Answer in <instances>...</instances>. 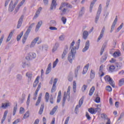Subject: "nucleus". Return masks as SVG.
I'll use <instances>...</instances> for the list:
<instances>
[{
  "label": "nucleus",
  "instance_id": "obj_1",
  "mask_svg": "<svg viewBox=\"0 0 124 124\" xmlns=\"http://www.w3.org/2000/svg\"><path fill=\"white\" fill-rule=\"evenodd\" d=\"M35 25V23H33L29 26L22 38V43L23 44H25V42H26L27 39L28 38V36H29V34H30V32L31 31V29L34 27Z\"/></svg>",
  "mask_w": 124,
  "mask_h": 124
},
{
  "label": "nucleus",
  "instance_id": "obj_2",
  "mask_svg": "<svg viewBox=\"0 0 124 124\" xmlns=\"http://www.w3.org/2000/svg\"><path fill=\"white\" fill-rule=\"evenodd\" d=\"M77 49V47L74 46L73 47L71 50V53L68 54V61H69L70 63H72V62L73 60L75 59V55H76V50Z\"/></svg>",
  "mask_w": 124,
  "mask_h": 124
},
{
  "label": "nucleus",
  "instance_id": "obj_3",
  "mask_svg": "<svg viewBox=\"0 0 124 124\" xmlns=\"http://www.w3.org/2000/svg\"><path fill=\"white\" fill-rule=\"evenodd\" d=\"M70 86H68V89L67 91V93L64 92V95L63 97L62 102V107H64V104H65V100H66V97H67V95L70 97Z\"/></svg>",
  "mask_w": 124,
  "mask_h": 124
},
{
  "label": "nucleus",
  "instance_id": "obj_4",
  "mask_svg": "<svg viewBox=\"0 0 124 124\" xmlns=\"http://www.w3.org/2000/svg\"><path fill=\"white\" fill-rule=\"evenodd\" d=\"M84 96H82L78 102V105H77L75 109V113L76 114H78V112H79V108L82 106L84 102Z\"/></svg>",
  "mask_w": 124,
  "mask_h": 124
},
{
  "label": "nucleus",
  "instance_id": "obj_5",
  "mask_svg": "<svg viewBox=\"0 0 124 124\" xmlns=\"http://www.w3.org/2000/svg\"><path fill=\"white\" fill-rule=\"evenodd\" d=\"M104 79L105 81H107V82H109L110 85L112 86V88H115V83H114V81L112 79V78L110 77L109 76H106L105 77Z\"/></svg>",
  "mask_w": 124,
  "mask_h": 124
},
{
  "label": "nucleus",
  "instance_id": "obj_6",
  "mask_svg": "<svg viewBox=\"0 0 124 124\" xmlns=\"http://www.w3.org/2000/svg\"><path fill=\"white\" fill-rule=\"evenodd\" d=\"M101 4L99 5V8L98 9V11L97 12L96 16L95 18V24H97V21L99 19V16H100V14L101 13Z\"/></svg>",
  "mask_w": 124,
  "mask_h": 124
},
{
  "label": "nucleus",
  "instance_id": "obj_7",
  "mask_svg": "<svg viewBox=\"0 0 124 124\" xmlns=\"http://www.w3.org/2000/svg\"><path fill=\"white\" fill-rule=\"evenodd\" d=\"M36 58V54L35 53L32 52L28 54V56L26 57L27 61H31Z\"/></svg>",
  "mask_w": 124,
  "mask_h": 124
},
{
  "label": "nucleus",
  "instance_id": "obj_8",
  "mask_svg": "<svg viewBox=\"0 0 124 124\" xmlns=\"http://www.w3.org/2000/svg\"><path fill=\"white\" fill-rule=\"evenodd\" d=\"M23 19H24V15H22L18 21L16 29H20L21 27H22Z\"/></svg>",
  "mask_w": 124,
  "mask_h": 124
},
{
  "label": "nucleus",
  "instance_id": "obj_9",
  "mask_svg": "<svg viewBox=\"0 0 124 124\" xmlns=\"http://www.w3.org/2000/svg\"><path fill=\"white\" fill-rule=\"evenodd\" d=\"M65 6H66V7H69V8H72L73 7L72 5H71L70 4H69L67 2L62 3L59 8V10H62V7H65Z\"/></svg>",
  "mask_w": 124,
  "mask_h": 124
},
{
  "label": "nucleus",
  "instance_id": "obj_10",
  "mask_svg": "<svg viewBox=\"0 0 124 124\" xmlns=\"http://www.w3.org/2000/svg\"><path fill=\"white\" fill-rule=\"evenodd\" d=\"M68 52V46L66 45L65 46V48L64 49V50L63 51V53L62 55V59H63L65 56L67 54V53Z\"/></svg>",
  "mask_w": 124,
  "mask_h": 124
},
{
  "label": "nucleus",
  "instance_id": "obj_11",
  "mask_svg": "<svg viewBox=\"0 0 124 124\" xmlns=\"http://www.w3.org/2000/svg\"><path fill=\"white\" fill-rule=\"evenodd\" d=\"M58 82V78H55L53 82V84L51 88V93H53L56 92V85H57V82Z\"/></svg>",
  "mask_w": 124,
  "mask_h": 124
},
{
  "label": "nucleus",
  "instance_id": "obj_12",
  "mask_svg": "<svg viewBox=\"0 0 124 124\" xmlns=\"http://www.w3.org/2000/svg\"><path fill=\"white\" fill-rule=\"evenodd\" d=\"M89 48H90V41L87 40L85 43V46L84 48L82 49V52L83 53H85L86 51H87V50H89Z\"/></svg>",
  "mask_w": 124,
  "mask_h": 124
},
{
  "label": "nucleus",
  "instance_id": "obj_13",
  "mask_svg": "<svg viewBox=\"0 0 124 124\" xmlns=\"http://www.w3.org/2000/svg\"><path fill=\"white\" fill-rule=\"evenodd\" d=\"M104 32H105V27H103L101 31L100 34L97 39L98 42L99 41V40H100L102 37H103V35H104Z\"/></svg>",
  "mask_w": 124,
  "mask_h": 124
},
{
  "label": "nucleus",
  "instance_id": "obj_14",
  "mask_svg": "<svg viewBox=\"0 0 124 124\" xmlns=\"http://www.w3.org/2000/svg\"><path fill=\"white\" fill-rule=\"evenodd\" d=\"M118 16H116V18L115 20H114L112 25L111 27V30L110 32H113V31H114V29H115V26H116V24H117V22H118Z\"/></svg>",
  "mask_w": 124,
  "mask_h": 124
},
{
  "label": "nucleus",
  "instance_id": "obj_15",
  "mask_svg": "<svg viewBox=\"0 0 124 124\" xmlns=\"http://www.w3.org/2000/svg\"><path fill=\"white\" fill-rule=\"evenodd\" d=\"M41 10H42V8L41 7H39L38 10L35 13V14L33 17V19H36L39 16V15L40 14V12H41Z\"/></svg>",
  "mask_w": 124,
  "mask_h": 124
},
{
  "label": "nucleus",
  "instance_id": "obj_16",
  "mask_svg": "<svg viewBox=\"0 0 124 124\" xmlns=\"http://www.w3.org/2000/svg\"><path fill=\"white\" fill-rule=\"evenodd\" d=\"M15 6L13 5V0H11V2L9 6V9L8 10L10 12H12L13 10H14V8H15Z\"/></svg>",
  "mask_w": 124,
  "mask_h": 124
},
{
  "label": "nucleus",
  "instance_id": "obj_17",
  "mask_svg": "<svg viewBox=\"0 0 124 124\" xmlns=\"http://www.w3.org/2000/svg\"><path fill=\"white\" fill-rule=\"evenodd\" d=\"M38 39H39V37H38L34 39L30 45L31 48H32V47H34V46H35V44L36 42H37V41H38Z\"/></svg>",
  "mask_w": 124,
  "mask_h": 124
},
{
  "label": "nucleus",
  "instance_id": "obj_18",
  "mask_svg": "<svg viewBox=\"0 0 124 124\" xmlns=\"http://www.w3.org/2000/svg\"><path fill=\"white\" fill-rule=\"evenodd\" d=\"M56 6H57V2L55 0H52L51 4L50 5V10H53V9H56Z\"/></svg>",
  "mask_w": 124,
  "mask_h": 124
},
{
  "label": "nucleus",
  "instance_id": "obj_19",
  "mask_svg": "<svg viewBox=\"0 0 124 124\" xmlns=\"http://www.w3.org/2000/svg\"><path fill=\"white\" fill-rule=\"evenodd\" d=\"M88 36H89V32L87 31H84L82 33V38L86 40L88 38Z\"/></svg>",
  "mask_w": 124,
  "mask_h": 124
},
{
  "label": "nucleus",
  "instance_id": "obj_20",
  "mask_svg": "<svg viewBox=\"0 0 124 124\" xmlns=\"http://www.w3.org/2000/svg\"><path fill=\"white\" fill-rule=\"evenodd\" d=\"M41 26H42V20H41L38 22L36 26L35 31H38Z\"/></svg>",
  "mask_w": 124,
  "mask_h": 124
},
{
  "label": "nucleus",
  "instance_id": "obj_21",
  "mask_svg": "<svg viewBox=\"0 0 124 124\" xmlns=\"http://www.w3.org/2000/svg\"><path fill=\"white\" fill-rule=\"evenodd\" d=\"M52 69V64L50 63L47 66L46 70V74H49L51 72Z\"/></svg>",
  "mask_w": 124,
  "mask_h": 124
},
{
  "label": "nucleus",
  "instance_id": "obj_22",
  "mask_svg": "<svg viewBox=\"0 0 124 124\" xmlns=\"http://www.w3.org/2000/svg\"><path fill=\"white\" fill-rule=\"evenodd\" d=\"M39 76H38L35 79V81L33 82V88H36V86L38 84V83H39Z\"/></svg>",
  "mask_w": 124,
  "mask_h": 124
},
{
  "label": "nucleus",
  "instance_id": "obj_23",
  "mask_svg": "<svg viewBox=\"0 0 124 124\" xmlns=\"http://www.w3.org/2000/svg\"><path fill=\"white\" fill-rule=\"evenodd\" d=\"M61 100H62V91H60L58 93V95L57 99V103H60V102H61Z\"/></svg>",
  "mask_w": 124,
  "mask_h": 124
},
{
  "label": "nucleus",
  "instance_id": "obj_24",
  "mask_svg": "<svg viewBox=\"0 0 124 124\" xmlns=\"http://www.w3.org/2000/svg\"><path fill=\"white\" fill-rule=\"evenodd\" d=\"M41 88V82H40L38 84L37 89L35 92V93H34L35 96L37 97V93H38V92H39V90H40Z\"/></svg>",
  "mask_w": 124,
  "mask_h": 124
},
{
  "label": "nucleus",
  "instance_id": "obj_25",
  "mask_svg": "<svg viewBox=\"0 0 124 124\" xmlns=\"http://www.w3.org/2000/svg\"><path fill=\"white\" fill-rule=\"evenodd\" d=\"M84 13H85V7H82L79 12L78 16L82 17L84 15Z\"/></svg>",
  "mask_w": 124,
  "mask_h": 124
},
{
  "label": "nucleus",
  "instance_id": "obj_26",
  "mask_svg": "<svg viewBox=\"0 0 124 124\" xmlns=\"http://www.w3.org/2000/svg\"><path fill=\"white\" fill-rule=\"evenodd\" d=\"M14 33V31H12L11 32H10V33H9L7 38V40H6L7 42L10 41V39H11V38H12V35H13Z\"/></svg>",
  "mask_w": 124,
  "mask_h": 124
},
{
  "label": "nucleus",
  "instance_id": "obj_27",
  "mask_svg": "<svg viewBox=\"0 0 124 124\" xmlns=\"http://www.w3.org/2000/svg\"><path fill=\"white\" fill-rule=\"evenodd\" d=\"M95 90V88L94 87V86H93L91 88L89 92V95H90V96H92L93 95Z\"/></svg>",
  "mask_w": 124,
  "mask_h": 124
},
{
  "label": "nucleus",
  "instance_id": "obj_28",
  "mask_svg": "<svg viewBox=\"0 0 124 124\" xmlns=\"http://www.w3.org/2000/svg\"><path fill=\"white\" fill-rule=\"evenodd\" d=\"M88 69H89V64H87L83 68L82 74H86V73H87V72L88 71Z\"/></svg>",
  "mask_w": 124,
  "mask_h": 124
},
{
  "label": "nucleus",
  "instance_id": "obj_29",
  "mask_svg": "<svg viewBox=\"0 0 124 124\" xmlns=\"http://www.w3.org/2000/svg\"><path fill=\"white\" fill-rule=\"evenodd\" d=\"M8 112L7 111H5L3 115V117L1 120V124H3L4 121H5V119H6V116H7V113Z\"/></svg>",
  "mask_w": 124,
  "mask_h": 124
},
{
  "label": "nucleus",
  "instance_id": "obj_30",
  "mask_svg": "<svg viewBox=\"0 0 124 124\" xmlns=\"http://www.w3.org/2000/svg\"><path fill=\"white\" fill-rule=\"evenodd\" d=\"M43 110H44V104H43L41 105L40 110L39 111V115H42L43 113Z\"/></svg>",
  "mask_w": 124,
  "mask_h": 124
},
{
  "label": "nucleus",
  "instance_id": "obj_31",
  "mask_svg": "<svg viewBox=\"0 0 124 124\" xmlns=\"http://www.w3.org/2000/svg\"><path fill=\"white\" fill-rule=\"evenodd\" d=\"M97 0H93V2H92L90 4V12H92L93 10V5H94V3L96 2Z\"/></svg>",
  "mask_w": 124,
  "mask_h": 124
},
{
  "label": "nucleus",
  "instance_id": "obj_32",
  "mask_svg": "<svg viewBox=\"0 0 124 124\" xmlns=\"http://www.w3.org/2000/svg\"><path fill=\"white\" fill-rule=\"evenodd\" d=\"M95 76V72L94 71L91 70L90 73V78L91 79H93Z\"/></svg>",
  "mask_w": 124,
  "mask_h": 124
},
{
  "label": "nucleus",
  "instance_id": "obj_33",
  "mask_svg": "<svg viewBox=\"0 0 124 124\" xmlns=\"http://www.w3.org/2000/svg\"><path fill=\"white\" fill-rule=\"evenodd\" d=\"M58 110V106H56L52 109V110L50 112V115H53L56 113V111Z\"/></svg>",
  "mask_w": 124,
  "mask_h": 124
},
{
  "label": "nucleus",
  "instance_id": "obj_34",
  "mask_svg": "<svg viewBox=\"0 0 124 124\" xmlns=\"http://www.w3.org/2000/svg\"><path fill=\"white\" fill-rule=\"evenodd\" d=\"M107 57H108V55H107V54H105L103 56H102L101 59V62H105V61L107 60Z\"/></svg>",
  "mask_w": 124,
  "mask_h": 124
},
{
  "label": "nucleus",
  "instance_id": "obj_35",
  "mask_svg": "<svg viewBox=\"0 0 124 124\" xmlns=\"http://www.w3.org/2000/svg\"><path fill=\"white\" fill-rule=\"evenodd\" d=\"M50 98V95L49 94V93L48 92H46V95H45V99L46 102H48L49 101V99Z\"/></svg>",
  "mask_w": 124,
  "mask_h": 124
},
{
  "label": "nucleus",
  "instance_id": "obj_36",
  "mask_svg": "<svg viewBox=\"0 0 124 124\" xmlns=\"http://www.w3.org/2000/svg\"><path fill=\"white\" fill-rule=\"evenodd\" d=\"M114 58H117V57H120L121 56V53L118 51H115L113 54Z\"/></svg>",
  "mask_w": 124,
  "mask_h": 124
},
{
  "label": "nucleus",
  "instance_id": "obj_37",
  "mask_svg": "<svg viewBox=\"0 0 124 124\" xmlns=\"http://www.w3.org/2000/svg\"><path fill=\"white\" fill-rule=\"evenodd\" d=\"M23 33H24V32L22 31L17 36V37H16L17 41H20V39H21V37L23 36Z\"/></svg>",
  "mask_w": 124,
  "mask_h": 124
},
{
  "label": "nucleus",
  "instance_id": "obj_38",
  "mask_svg": "<svg viewBox=\"0 0 124 124\" xmlns=\"http://www.w3.org/2000/svg\"><path fill=\"white\" fill-rule=\"evenodd\" d=\"M50 26H52L53 27H55V26L57 25V22H56V20H51L50 22Z\"/></svg>",
  "mask_w": 124,
  "mask_h": 124
},
{
  "label": "nucleus",
  "instance_id": "obj_39",
  "mask_svg": "<svg viewBox=\"0 0 124 124\" xmlns=\"http://www.w3.org/2000/svg\"><path fill=\"white\" fill-rule=\"evenodd\" d=\"M106 47V45H103V46L101 48V51H100V55L102 56V54H103V52H104V49Z\"/></svg>",
  "mask_w": 124,
  "mask_h": 124
},
{
  "label": "nucleus",
  "instance_id": "obj_40",
  "mask_svg": "<svg viewBox=\"0 0 124 124\" xmlns=\"http://www.w3.org/2000/svg\"><path fill=\"white\" fill-rule=\"evenodd\" d=\"M88 111L89 112L91 113V114H95V112L94 111V108H91L88 109Z\"/></svg>",
  "mask_w": 124,
  "mask_h": 124
},
{
  "label": "nucleus",
  "instance_id": "obj_41",
  "mask_svg": "<svg viewBox=\"0 0 124 124\" xmlns=\"http://www.w3.org/2000/svg\"><path fill=\"white\" fill-rule=\"evenodd\" d=\"M58 62H59V59L57 58L56 59V61L53 62V68H55V67L57 66V64H58Z\"/></svg>",
  "mask_w": 124,
  "mask_h": 124
},
{
  "label": "nucleus",
  "instance_id": "obj_42",
  "mask_svg": "<svg viewBox=\"0 0 124 124\" xmlns=\"http://www.w3.org/2000/svg\"><path fill=\"white\" fill-rule=\"evenodd\" d=\"M16 111H17V103L16 104V106L14 107V110L13 112V116H15Z\"/></svg>",
  "mask_w": 124,
  "mask_h": 124
},
{
  "label": "nucleus",
  "instance_id": "obj_43",
  "mask_svg": "<svg viewBox=\"0 0 124 124\" xmlns=\"http://www.w3.org/2000/svg\"><path fill=\"white\" fill-rule=\"evenodd\" d=\"M124 84V78H122L119 80V86H120V87H121V86H123Z\"/></svg>",
  "mask_w": 124,
  "mask_h": 124
},
{
  "label": "nucleus",
  "instance_id": "obj_44",
  "mask_svg": "<svg viewBox=\"0 0 124 124\" xmlns=\"http://www.w3.org/2000/svg\"><path fill=\"white\" fill-rule=\"evenodd\" d=\"M30 117V112L27 111L24 115V119H27V118H29Z\"/></svg>",
  "mask_w": 124,
  "mask_h": 124
},
{
  "label": "nucleus",
  "instance_id": "obj_45",
  "mask_svg": "<svg viewBox=\"0 0 124 124\" xmlns=\"http://www.w3.org/2000/svg\"><path fill=\"white\" fill-rule=\"evenodd\" d=\"M65 37V36H64V35H61L59 36V40L60 41H63V40H64Z\"/></svg>",
  "mask_w": 124,
  "mask_h": 124
},
{
  "label": "nucleus",
  "instance_id": "obj_46",
  "mask_svg": "<svg viewBox=\"0 0 124 124\" xmlns=\"http://www.w3.org/2000/svg\"><path fill=\"white\" fill-rule=\"evenodd\" d=\"M109 70L111 72H113L115 70V66L110 65L109 67Z\"/></svg>",
  "mask_w": 124,
  "mask_h": 124
},
{
  "label": "nucleus",
  "instance_id": "obj_47",
  "mask_svg": "<svg viewBox=\"0 0 124 124\" xmlns=\"http://www.w3.org/2000/svg\"><path fill=\"white\" fill-rule=\"evenodd\" d=\"M94 111H95V114L96 113H99L101 112V109L99 108H94Z\"/></svg>",
  "mask_w": 124,
  "mask_h": 124
},
{
  "label": "nucleus",
  "instance_id": "obj_48",
  "mask_svg": "<svg viewBox=\"0 0 124 124\" xmlns=\"http://www.w3.org/2000/svg\"><path fill=\"white\" fill-rule=\"evenodd\" d=\"M61 20L63 23V24H65V23H66V18L64 16H62L61 18Z\"/></svg>",
  "mask_w": 124,
  "mask_h": 124
},
{
  "label": "nucleus",
  "instance_id": "obj_49",
  "mask_svg": "<svg viewBox=\"0 0 124 124\" xmlns=\"http://www.w3.org/2000/svg\"><path fill=\"white\" fill-rule=\"evenodd\" d=\"M7 106H9V104L8 103H2V106H1V108H6V107H7Z\"/></svg>",
  "mask_w": 124,
  "mask_h": 124
},
{
  "label": "nucleus",
  "instance_id": "obj_50",
  "mask_svg": "<svg viewBox=\"0 0 124 124\" xmlns=\"http://www.w3.org/2000/svg\"><path fill=\"white\" fill-rule=\"evenodd\" d=\"M26 76L31 80V77H32V74L30 73H26Z\"/></svg>",
  "mask_w": 124,
  "mask_h": 124
},
{
  "label": "nucleus",
  "instance_id": "obj_51",
  "mask_svg": "<svg viewBox=\"0 0 124 124\" xmlns=\"http://www.w3.org/2000/svg\"><path fill=\"white\" fill-rule=\"evenodd\" d=\"M22 78H23V77H22V75H17L16 76V78L17 79V80L18 81H21V80H22Z\"/></svg>",
  "mask_w": 124,
  "mask_h": 124
},
{
  "label": "nucleus",
  "instance_id": "obj_52",
  "mask_svg": "<svg viewBox=\"0 0 124 124\" xmlns=\"http://www.w3.org/2000/svg\"><path fill=\"white\" fill-rule=\"evenodd\" d=\"M20 7H21V5L18 4L17 5V6L15 9V13H17V12H18V11L19 10V9H20Z\"/></svg>",
  "mask_w": 124,
  "mask_h": 124
},
{
  "label": "nucleus",
  "instance_id": "obj_53",
  "mask_svg": "<svg viewBox=\"0 0 124 124\" xmlns=\"http://www.w3.org/2000/svg\"><path fill=\"white\" fill-rule=\"evenodd\" d=\"M86 117L87 120H88V121L91 120V119H92V118L90 116V114H89V113H88V112L86 113Z\"/></svg>",
  "mask_w": 124,
  "mask_h": 124
},
{
  "label": "nucleus",
  "instance_id": "obj_54",
  "mask_svg": "<svg viewBox=\"0 0 124 124\" xmlns=\"http://www.w3.org/2000/svg\"><path fill=\"white\" fill-rule=\"evenodd\" d=\"M87 88H88V85H83V86H82L81 90L82 92H85V91H86V89H87Z\"/></svg>",
  "mask_w": 124,
  "mask_h": 124
},
{
  "label": "nucleus",
  "instance_id": "obj_55",
  "mask_svg": "<svg viewBox=\"0 0 124 124\" xmlns=\"http://www.w3.org/2000/svg\"><path fill=\"white\" fill-rule=\"evenodd\" d=\"M68 80L70 82H72V80H73V77H72V76L71 75H70L68 77Z\"/></svg>",
  "mask_w": 124,
  "mask_h": 124
},
{
  "label": "nucleus",
  "instance_id": "obj_56",
  "mask_svg": "<svg viewBox=\"0 0 124 124\" xmlns=\"http://www.w3.org/2000/svg\"><path fill=\"white\" fill-rule=\"evenodd\" d=\"M20 119L18 118L13 123V124H17L18 123H20Z\"/></svg>",
  "mask_w": 124,
  "mask_h": 124
},
{
  "label": "nucleus",
  "instance_id": "obj_57",
  "mask_svg": "<svg viewBox=\"0 0 124 124\" xmlns=\"http://www.w3.org/2000/svg\"><path fill=\"white\" fill-rule=\"evenodd\" d=\"M106 90L108 92H112V87H111V86H108L106 87Z\"/></svg>",
  "mask_w": 124,
  "mask_h": 124
},
{
  "label": "nucleus",
  "instance_id": "obj_58",
  "mask_svg": "<svg viewBox=\"0 0 124 124\" xmlns=\"http://www.w3.org/2000/svg\"><path fill=\"white\" fill-rule=\"evenodd\" d=\"M49 30L51 31H57L58 30V28L55 27L51 26L49 27Z\"/></svg>",
  "mask_w": 124,
  "mask_h": 124
},
{
  "label": "nucleus",
  "instance_id": "obj_59",
  "mask_svg": "<svg viewBox=\"0 0 124 124\" xmlns=\"http://www.w3.org/2000/svg\"><path fill=\"white\" fill-rule=\"evenodd\" d=\"M24 110H25V109L21 107L20 108V110H19L20 114H23Z\"/></svg>",
  "mask_w": 124,
  "mask_h": 124
},
{
  "label": "nucleus",
  "instance_id": "obj_60",
  "mask_svg": "<svg viewBox=\"0 0 124 124\" xmlns=\"http://www.w3.org/2000/svg\"><path fill=\"white\" fill-rule=\"evenodd\" d=\"M95 101L96 102V103H99V102H100V97H97L95 100Z\"/></svg>",
  "mask_w": 124,
  "mask_h": 124
},
{
  "label": "nucleus",
  "instance_id": "obj_61",
  "mask_svg": "<svg viewBox=\"0 0 124 124\" xmlns=\"http://www.w3.org/2000/svg\"><path fill=\"white\" fill-rule=\"evenodd\" d=\"M124 113L122 112L120 114V116L119 118H118V121H120V120H121V119H123V118H124Z\"/></svg>",
  "mask_w": 124,
  "mask_h": 124
},
{
  "label": "nucleus",
  "instance_id": "obj_62",
  "mask_svg": "<svg viewBox=\"0 0 124 124\" xmlns=\"http://www.w3.org/2000/svg\"><path fill=\"white\" fill-rule=\"evenodd\" d=\"M124 23H122L121 25L117 28V31H120L122 29H123V25Z\"/></svg>",
  "mask_w": 124,
  "mask_h": 124
},
{
  "label": "nucleus",
  "instance_id": "obj_63",
  "mask_svg": "<svg viewBox=\"0 0 124 124\" xmlns=\"http://www.w3.org/2000/svg\"><path fill=\"white\" fill-rule=\"evenodd\" d=\"M116 59L112 58L111 60L109 61V62H110L111 63H114V62H116Z\"/></svg>",
  "mask_w": 124,
  "mask_h": 124
},
{
  "label": "nucleus",
  "instance_id": "obj_64",
  "mask_svg": "<svg viewBox=\"0 0 124 124\" xmlns=\"http://www.w3.org/2000/svg\"><path fill=\"white\" fill-rule=\"evenodd\" d=\"M70 117L68 116L65 120L64 124H68V122L69 121Z\"/></svg>",
  "mask_w": 124,
  "mask_h": 124
}]
</instances>
